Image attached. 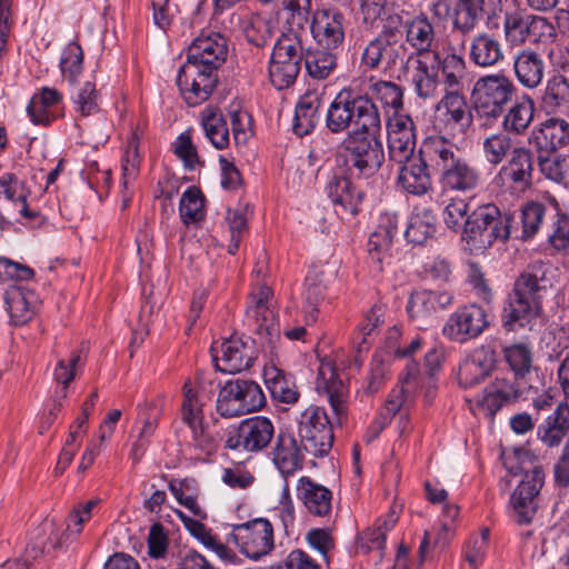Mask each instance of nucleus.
Here are the masks:
<instances>
[{
  "label": "nucleus",
  "mask_w": 569,
  "mask_h": 569,
  "mask_svg": "<svg viewBox=\"0 0 569 569\" xmlns=\"http://www.w3.org/2000/svg\"><path fill=\"white\" fill-rule=\"evenodd\" d=\"M227 54V39L220 32L203 30L191 42L177 76L180 93L189 106H199L211 96Z\"/></svg>",
  "instance_id": "nucleus-1"
},
{
  "label": "nucleus",
  "mask_w": 569,
  "mask_h": 569,
  "mask_svg": "<svg viewBox=\"0 0 569 569\" xmlns=\"http://www.w3.org/2000/svg\"><path fill=\"white\" fill-rule=\"evenodd\" d=\"M422 152L439 171L445 190L471 192L481 183V172L449 138L430 136L422 141Z\"/></svg>",
  "instance_id": "nucleus-2"
},
{
  "label": "nucleus",
  "mask_w": 569,
  "mask_h": 569,
  "mask_svg": "<svg viewBox=\"0 0 569 569\" xmlns=\"http://www.w3.org/2000/svg\"><path fill=\"white\" fill-rule=\"evenodd\" d=\"M512 216L501 212L493 203L476 208L468 214L461 240L471 253H483L496 241L506 242L511 236Z\"/></svg>",
  "instance_id": "nucleus-3"
},
{
  "label": "nucleus",
  "mask_w": 569,
  "mask_h": 569,
  "mask_svg": "<svg viewBox=\"0 0 569 569\" xmlns=\"http://www.w3.org/2000/svg\"><path fill=\"white\" fill-rule=\"evenodd\" d=\"M540 269L541 266H535V272L526 271L515 281L502 310V323L509 330L531 329L532 321L539 316L541 293L546 290L543 278L538 274Z\"/></svg>",
  "instance_id": "nucleus-4"
},
{
  "label": "nucleus",
  "mask_w": 569,
  "mask_h": 569,
  "mask_svg": "<svg viewBox=\"0 0 569 569\" xmlns=\"http://www.w3.org/2000/svg\"><path fill=\"white\" fill-rule=\"evenodd\" d=\"M381 118L372 128L349 130L341 142L346 164L352 176L373 177L385 162V150L380 139Z\"/></svg>",
  "instance_id": "nucleus-5"
},
{
  "label": "nucleus",
  "mask_w": 569,
  "mask_h": 569,
  "mask_svg": "<svg viewBox=\"0 0 569 569\" xmlns=\"http://www.w3.org/2000/svg\"><path fill=\"white\" fill-rule=\"evenodd\" d=\"M380 119L378 108L368 96L353 94L350 90L340 91L329 104L325 123L335 134L355 129H368Z\"/></svg>",
  "instance_id": "nucleus-6"
},
{
  "label": "nucleus",
  "mask_w": 569,
  "mask_h": 569,
  "mask_svg": "<svg viewBox=\"0 0 569 569\" xmlns=\"http://www.w3.org/2000/svg\"><path fill=\"white\" fill-rule=\"evenodd\" d=\"M502 33L510 49L545 43L557 37L555 26L547 17L529 12L526 8H513L503 12Z\"/></svg>",
  "instance_id": "nucleus-7"
},
{
  "label": "nucleus",
  "mask_w": 569,
  "mask_h": 569,
  "mask_svg": "<svg viewBox=\"0 0 569 569\" xmlns=\"http://www.w3.org/2000/svg\"><path fill=\"white\" fill-rule=\"evenodd\" d=\"M517 91L513 81L502 72L479 77L471 89V100L478 114L497 119L512 101Z\"/></svg>",
  "instance_id": "nucleus-8"
},
{
  "label": "nucleus",
  "mask_w": 569,
  "mask_h": 569,
  "mask_svg": "<svg viewBox=\"0 0 569 569\" xmlns=\"http://www.w3.org/2000/svg\"><path fill=\"white\" fill-rule=\"evenodd\" d=\"M302 59L301 36L295 30L282 33L273 46L269 61V78L272 86L278 90L291 87L300 72Z\"/></svg>",
  "instance_id": "nucleus-9"
},
{
  "label": "nucleus",
  "mask_w": 569,
  "mask_h": 569,
  "mask_svg": "<svg viewBox=\"0 0 569 569\" xmlns=\"http://www.w3.org/2000/svg\"><path fill=\"white\" fill-rule=\"evenodd\" d=\"M264 405V393L257 382L237 378L220 388L216 409L223 418H236L259 411Z\"/></svg>",
  "instance_id": "nucleus-10"
},
{
  "label": "nucleus",
  "mask_w": 569,
  "mask_h": 569,
  "mask_svg": "<svg viewBox=\"0 0 569 569\" xmlns=\"http://www.w3.org/2000/svg\"><path fill=\"white\" fill-rule=\"evenodd\" d=\"M276 428L270 418L253 416L231 425L226 431L224 448L247 453H259L274 438Z\"/></svg>",
  "instance_id": "nucleus-11"
},
{
  "label": "nucleus",
  "mask_w": 569,
  "mask_h": 569,
  "mask_svg": "<svg viewBox=\"0 0 569 569\" xmlns=\"http://www.w3.org/2000/svg\"><path fill=\"white\" fill-rule=\"evenodd\" d=\"M298 435L305 451L315 457L328 455L333 442V431L326 410L318 406L306 408L298 420Z\"/></svg>",
  "instance_id": "nucleus-12"
},
{
  "label": "nucleus",
  "mask_w": 569,
  "mask_h": 569,
  "mask_svg": "<svg viewBox=\"0 0 569 569\" xmlns=\"http://www.w3.org/2000/svg\"><path fill=\"white\" fill-rule=\"evenodd\" d=\"M228 542L234 543L239 551L249 559L258 560L274 548L273 527L266 518H256L233 525Z\"/></svg>",
  "instance_id": "nucleus-13"
},
{
  "label": "nucleus",
  "mask_w": 569,
  "mask_h": 569,
  "mask_svg": "<svg viewBox=\"0 0 569 569\" xmlns=\"http://www.w3.org/2000/svg\"><path fill=\"white\" fill-rule=\"evenodd\" d=\"M346 366V361L339 356H336L335 359L325 358L320 361L316 380L317 392L326 397L333 413L338 417L343 416L347 411L349 390L341 375Z\"/></svg>",
  "instance_id": "nucleus-14"
},
{
  "label": "nucleus",
  "mask_w": 569,
  "mask_h": 569,
  "mask_svg": "<svg viewBox=\"0 0 569 569\" xmlns=\"http://www.w3.org/2000/svg\"><path fill=\"white\" fill-rule=\"evenodd\" d=\"M247 320L262 345H272L280 337V327L272 307V290L261 284L250 297Z\"/></svg>",
  "instance_id": "nucleus-15"
},
{
  "label": "nucleus",
  "mask_w": 569,
  "mask_h": 569,
  "mask_svg": "<svg viewBox=\"0 0 569 569\" xmlns=\"http://www.w3.org/2000/svg\"><path fill=\"white\" fill-rule=\"evenodd\" d=\"M347 26L348 20L340 9L321 6L312 12L310 31L319 47L339 50L345 43Z\"/></svg>",
  "instance_id": "nucleus-16"
},
{
  "label": "nucleus",
  "mask_w": 569,
  "mask_h": 569,
  "mask_svg": "<svg viewBox=\"0 0 569 569\" xmlns=\"http://www.w3.org/2000/svg\"><path fill=\"white\" fill-rule=\"evenodd\" d=\"M463 90L445 91L436 106L440 112L439 134L446 138L465 134L471 127L473 116Z\"/></svg>",
  "instance_id": "nucleus-17"
},
{
  "label": "nucleus",
  "mask_w": 569,
  "mask_h": 569,
  "mask_svg": "<svg viewBox=\"0 0 569 569\" xmlns=\"http://www.w3.org/2000/svg\"><path fill=\"white\" fill-rule=\"evenodd\" d=\"M489 327L488 313L481 306L469 303L452 312L442 328V333L456 342L478 338Z\"/></svg>",
  "instance_id": "nucleus-18"
},
{
  "label": "nucleus",
  "mask_w": 569,
  "mask_h": 569,
  "mask_svg": "<svg viewBox=\"0 0 569 569\" xmlns=\"http://www.w3.org/2000/svg\"><path fill=\"white\" fill-rule=\"evenodd\" d=\"M521 383L517 379L496 378L471 402L470 408L475 415L492 421L503 406L516 401L521 396Z\"/></svg>",
  "instance_id": "nucleus-19"
},
{
  "label": "nucleus",
  "mask_w": 569,
  "mask_h": 569,
  "mask_svg": "<svg viewBox=\"0 0 569 569\" xmlns=\"http://www.w3.org/2000/svg\"><path fill=\"white\" fill-rule=\"evenodd\" d=\"M545 483V472L536 466L525 472L522 480L511 496L513 518L520 525L530 523L537 511V498Z\"/></svg>",
  "instance_id": "nucleus-20"
},
{
  "label": "nucleus",
  "mask_w": 569,
  "mask_h": 569,
  "mask_svg": "<svg viewBox=\"0 0 569 569\" xmlns=\"http://www.w3.org/2000/svg\"><path fill=\"white\" fill-rule=\"evenodd\" d=\"M511 70L518 84L536 90L545 81L547 63L543 56L531 47L518 49L511 57Z\"/></svg>",
  "instance_id": "nucleus-21"
},
{
  "label": "nucleus",
  "mask_w": 569,
  "mask_h": 569,
  "mask_svg": "<svg viewBox=\"0 0 569 569\" xmlns=\"http://www.w3.org/2000/svg\"><path fill=\"white\" fill-rule=\"evenodd\" d=\"M405 76L411 82L416 94L421 99H432L438 96L441 80L438 69L429 63L426 57L409 53L406 59Z\"/></svg>",
  "instance_id": "nucleus-22"
},
{
  "label": "nucleus",
  "mask_w": 569,
  "mask_h": 569,
  "mask_svg": "<svg viewBox=\"0 0 569 569\" xmlns=\"http://www.w3.org/2000/svg\"><path fill=\"white\" fill-rule=\"evenodd\" d=\"M533 164V152L525 146H519L501 166L498 177L517 189L526 190L532 186Z\"/></svg>",
  "instance_id": "nucleus-23"
},
{
  "label": "nucleus",
  "mask_w": 569,
  "mask_h": 569,
  "mask_svg": "<svg viewBox=\"0 0 569 569\" xmlns=\"http://www.w3.org/2000/svg\"><path fill=\"white\" fill-rule=\"evenodd\" d=\"M496 366V352L488 346H480L459 365L458 382L462 388H472L483 381Z\"/></svg>",
  "instance_id": "nucleus-24"
},
{
  "label": "nucleus",
  "mask_w": 569,
  "mask_h": 569,
  "mask_svg": "<svg viewBox=\"0 0 569 569\" xmlns=\"http://www.w3.org/2000/svg\"><path fill=\"white\" fill-rule=\"evenodd\" d=\"M326 193L331 200L337 214L356 216L363 200V192L358 190L346 176L332 174L326 186Z\"/></svg>",
  "instance_id": "nucleus-25"
},
{
  "label": "nucleus",
  "mask_w": 569,
  "mask_h": 569,
  "mask_svg": "<svg viewBox=\"0 0 569 569\" xmlns=\"http://www.w3.org/2000/svg\"><path fill=\"white\" fill-rule=\"evenodd\" d=\"M254 358V349L249 340L230 337L221 343L220 356H214V361L218 370L236 373L249 369Z\"/></svg>",
  "instance_id": "nucleus-26"
},
{
  "label": "nucleus",
  "mask_w": 569,
  "mask_h": 569,
  "mask_svg": "<svg viewBox=\"0 0 569 569\" xmlns=\"http://www.w3.org/2000/svg\"><path fill=\"white\" fill-rule=\"evenodd\" d=\"M406 43L412 49L411 53L425 54L435 50L437 32L433 22L426 12L408 18L402 23Z\"/></svg>",
  "instance_id": "nucleus-27"
},
{
  "label": "nucleus",
  "mask_w": 569,
  "mask_h": 569,
  "mask_svg": "<svg viewBox=\"0 0 569 569\" xmlns=\"http://www.w3.org/2000/svg\"><path fill=\"white\" fill-rule=\"evenodd\" d=\"M297 499L306 511L319 518H328L332 511V491L307 476L297 481Z\"/></svg>",
  "instance_id": "nucleus-28"
},
{
  "label": "nucleus",
  "mask_w": 569,
  "mask_h": 569,
  "mask_svg": "<svg viewBox=\"0 0 569 569\" xmlns=\"http://www.w3.org/2000/svg\"><path fill=\"white\" fill-rule=\"evenodd\" d=\"M399 164L398 183L405 191L422 196L431 189V178L428 171L430 160L423 154L422 146L415 158Z\"/></svg>",
  "instance_id": "nucleus-29"
},
{
  "label": "nucleus",
  "mask_w": 569,
  "mask_h": 569,
  "mask_svg": "<svg viewBox=\"0 0 569 569\" xmlns=\"http://www.w3.org/2000/svg\"><path fill=\"white\" fill-rule=\"evenodd\" d=\"M62 93L50 87H42L31 98L27 113L34 124L49 126L62 117Z\"/></svg>",
  "instance_id": "nucleus-30"
},
{
  "label": "nucleus",
  "mask_w": 569,
  "mask_h": 569,
  "mask_svg": "<svg viewBox=\"0 0 569 569\" xmlns=\"http://www.w3.org/2000/svg\"><path fill=\"white\" fill-rule=\"evenodd\" d=\"M432 57L445 91L463 90L468 82V68L463 56L451 50L442 56L439 51H433Z\"/></svg>",
  "instance_id": "nucleus-31"
},
{
  "label": "nucleus",
  "mask_w": 569,
  "mask_h": 569,
  "mask_svg": "<svg viewBox=\"0 0 569 569\" xmlns=\"http://www.w3.org/2000/svg\"><path fill=\"white\" fill-rule=\"evenodd\" d=\"M469 60L481 69L495 68L505 60L503 46L495 34L478 32L470 40Z\"/></svg>",
  "instance_id": "nucleus-32"
},
{
  "label": "nucleus",
  "mask_w": 569,
  "mask_h": 569,
  "mask_svg": "<svg viewBox=\"0 0 569 569\" xmlns=\"http://www.w3.org/2000/svg\"><path fill=\"white\" fill-rule=\"evenodd\" d=\"M4 302L10 316V323L23 326L34 317L39 297L34 290L26 286L11 287L6 291Z\"/></svg>",
  "instance_id": "nucleus-33"
},
{
  "label": "nucleus",
  "mask_w": 569,
  "mask_h": 569,
  "mask_svg": "<svg viewBox=\"0 0 569 569\" xmlns=\"http://www.w3.org/2000/svg\"><path fill=\"white\" fill-rule=\"evenodd\" d=\"M271 455L272 462L284 478L302 468L303 455L291 432L280 431L277 435Z\"/></svg>",
  "instance_id": "nucleus-34"
},
{
  "label": "nucleus",
  "mask_w": 569,
  "mask_h": 569,
  "mask_svg": "<svg viewBox=\"0 0 569 569\" xmlns=\"http://www.w3.org/2000/svg\"><path fill=\"white\" fill-rule=\"evenodd\" d=\"M531 140L540 151H556L569 144V122L559 117L546 119L532 131Z\"/></svg>",
  "instance_id": "nucleus-35"
},
{
  "label": "nucleus",
  "mask_w": 569,
  "mask_h": 569,
  "mask_svg": "<svg viewBox=\"0 0 569 569\" xmlns=\"http://www.w3.org/2000/svg\"><path fill=\"white\" fill-rule=\"evenodd\" d=\"M398 234V216L395 212H385L379 218L377 229L370 234L368 253L372 261L381 264Z\"/></svg>",
  "instance_id": "nucleus-36"
},
{
  "label": "nucleus",
  "mask_w": 569,
  "mask_h": 569,
  "mask_svg": "<svg viewBox=\"0 0 569 569\" xmlns=\"http://www.w3.org/2000/svg\"><path fill=\"white\" fill-rule=\"evenodd\" d=\"M322 101V92L316 89L307 90L299 98L292 123V130L297 136L303 137L315 130L319 121V110Z\"/></svg>",
  "instance_id": "nucleus-37"
},
{
  "label": "nucleus",
  "mask_w": 569,
  "mask_h": 569,
  "mask_svg": "<svg viewBox=\"0 0 569 569\" xmlns=\"http://www.w3.org/2000/svg\"><path fill=\"white\" fill-rule=\"evenodd\" d=\"M540 107L547 114L569 112V78L562 73L551 74L541 92Z\"/></svg>",
  "instance_id": "nucleus-38"
},
{
  "label": "nucleus",
  "mask_w": 569,
  "mask_h": 569,
  "mask_svg": "<svg viewBox=\"0 0 569 569\" xmlns=\"http://www.w3.org/2000/svg\"><path fill=\"white\" fill-rule=\"evenodd\" d=\"M138 408V422L141 423V427L138 432V440L132 445L134 459H139L143 455L162 417V403L158 399L147 400Z\"/></svg>",
  "instance_id": "nucleus-39"
},
{
  "label": "nucleus",
  "mask_w": 569,
  "mask_h": 569,
  "mask_svg": "<svg viewBox=\"0 0 569 569\" xmlns=\"http://www.w3.org/2000/svg\"><path fill=\"white\" fill-rule=\"evenodd\" d=\"M569 433V405L559 402L553 412L538 427L539 440L547 447H558Z\"/></svg>",
  "instance_id": "nucleus-40"
},
{
  "label": "nucleus",
  "mask_w": 569,
  "mask_h": 569,
  "mask_svg": "<svg viewBox=\"0 0 569 569\" xmlns=\"http://www.w3.org/2000/svg\"><path fill=\"white\" fill-rule=\"evenodd\" d=\"M199 123L204 137L217 150H223L229 146V128L219 108L207 106L199 114Z\"/></svg>",
  "instance_id": "nucleus-41"
},
{
  "label": "nucleus",
  "mask_w": 569,
  "mask_h": 569,
  "mask_svg": "<svg viewBox=\"0 0 569 569\" xmlns=\"http://www.w3.org/2000/svg\"><path fill=\"white\" fill-rule=\"evenodd\" d=\"M536 104L532 97L522 94L508 110L502 113V129L512 136H522L529 129L535 117Z\"/></svg>",
  "instance_id": "nucleus-42"
},
{
  "label": "nucleus",
  "mask_w": 569,
  "mask_h": 569,
  "mask_svg": "<svg viewBox=\"0 0 569 569\" xmlns=\"http://www.w3.org/2000/svg\"><path fill=\"white\" fill-rule=\"evenodd\" d=\"M437 230V218L432 210L415 207L405 230V238L412 244H425Z\"/></svg>",
  "instance_id": "nucleus-43"
},
{
  "label": "nucleus",
  "mask_w": 569,
  "mask_h": 569,
  "mask_svg": "<svg viewBox=\"0 0 569 569\" xmlns=\"http://www.w3.org/2000/svg\"><path fill=\"white\" fill-rule=\"evenodd\" d=\"M66 541L63 532L59 533L57 523L51 519H44L32 532L27 547V557L37 559L39 556L54 550Z\"/></svg>",
  "instance_id": "nucleus-44"
},
{
  "label": "nucleus",
  "mask_w": 569,
  "mask_h": 569,
  "mask_svg": "<svg viewBox=\"0 0 569 569\" xmlns=\"http://www.w3.org/2000/svg\"><path fill=\"white\" fill-rule=\"evenodd\" d=\"M190 431V438L184 440L186 450L194 452V457L203 459L214 455L220 439L203 425V420L184 422Z\"/></svg>",
  "instance_id": "nucleus-45"
},
{
  "label": "nucleus",
  "mask_w": 569,
  "mask_h": 569,
  "mask_svg": "<svg viewBox=\"0 0 569 569\" xmlns=\"http://www.w3.org/2000/svg\"><path fill=\"white\" fill-rule=\"evenodd\" d=\"M385 308L380 303H375L367 312L365 320L358 327V331L353 337V349L357 352L355 357L356 367L361 366L360 355L367 352L371 345V337L376 333L379 326L383 322Z\"/></svg>",
  "instance_id": "nucleus-46"
},
{
  "label": "nucleus",
  "mask_w": 569,
  "mask_h": 569,
  "mask_svg": "<svg viewBox=\"0 0 569 569\" xmlns=\"http://www.w3.org/2000/svg\"><path fill=\"white\" fill-rule=\"evenodd\" d=\"M481 146L486 161L493 167L506 161L518 147L512 134L505 129L485 137Z\"/></svg>",
  "instance_id": "nucleus-47"
},
{
  "label": "nucleus",
  "mask_w": 569,
  "mask_h": 569,
  "mask_svg": "<svg viewBox=\"0 0 569 569\" xmlns=\"http://www.w3.org/2000/svg\"><path fill=\"white\" fill-rule=\"evenodd\" d=\"M82 366L81 351L78 349L72 350L67 357L57 360L52 372L53 381L57 385L56 397H67L69 385L74 380Z\"/></svg>",
  "instance_id": "nucleus-48"
},
{
  "label": "nucleus",
  "mask_w": 569,
  "mask_h": 569,
  "mask_svg": "<svg viewBox=\"0 0 569 569\" xmlns=\"http://www.w3.org/2000/svg\"><path fill=\"white\" fill-rule=\"evenodd\" d=\"M327 295L325 273L320 270H311L305 280V321L311 325L317 320L318 306Z\"/></svg>",
  "instance_id": "nucleus-49"
},
{
  "label": "nucleus",
  "mask_w": 569,
  "mask_h": 569,
  "mask_svg": "<svg viewBox=\"0 0 569 569\" xmlns=\"http://www.w3.org/2000/svg\"><path fill=\"white\" fill-rule=\"evenodd\" d=\"M100 503L101 500L94 498L74 505L66 519V528L63 531L64 540L72 541L81 535L84 525L98 513Z\"/></svg>",
  "instance_id": "nucleus-50"
},
{
  "label": "nucleus",
  "mask_w": 569,
  "mask_h": 569,
  "mask_svg": "<svg viewBox=\"0 0 569 569\" xmlns=\"http://www.w3.org/2000/svg\"><path fill=\"white\" fill-rule=\"evenodd\" d=\"M305 58V66L308 74L317 80L329 78L337 68V50L318 48L308 50Z\"/></svg>",
  "instance_id": "nucleus-51"
},
{
  "label": "nucleus",
  "mask_w": 569,
  "mask_h": 569,
  "mask_svg": "<svg viewBox=\"0 0 569 569\" xmlns=\"http://www.w3.org/2000/svg\"><path fill=\"white\" fill-rule=\"evenodd\" d=\"M537 160L545 178L557 183L569 184V154L540 151Z\"/></svg>",
  "instance_id": "nucleus-52"
},
{
  "label": "nucleus",
  "mask_w": 569,
  "mask_h": 569,
  "mask_svg": "<svg viewBox=\"0 0 569 569\" xmlns=\"http://www.w3.org/2000/svg\"><path fill=\"white\" fill-rule=\"evenodd\" d=\"M199 379H187L182 387L183 401L181 405V418L183 422L203 420V396Z\"/></svg>",
  "instance_id": "nucleus-53"
},
{
  "label": "nucleus",
  "mask_w": 569,
  "mask_h": 569,
  "mask_svg": "<svg viewBox=\"0 0 569 569\" xmlns=\"http://www.w3.org/2000/svg\"><path fill=\"white\" fill-rule=\"evenodd\" d=\"M264 382L274 400L287 405L298 401L299 392L296 385L287 378L283 371L277 368L266 370Z\"/></svg>",
  "instance_id": "nucleus-54"
},
{
  "label": "nucleus",
  "mask_w": 569,
  "mask_h": 569,
  "mask_svg": "<svg viewBox=\"0 0 569 569\" xmlns=\"http://www.w3.org/2000/svg\"><path fill=\"white\" fill-rule=\"evenodd\" d=\"M481 9L473 0H457L452 8V29L461 34L471 33L478 26Z\"/></svg>",
  "instance_id": "nucleus-55"
},
{
  "label": "nucleus",
  "mask_w": 569,
  "mask_h": 569,
  "mask_svg": "<svg viewBox=\"0 0 569 569\" xmlns=\"http://www.w3.org/2000/svg\"><path fill=\"white\" fill-rule=\"evenodd\" d=\"M59 68L61 77L70 86H74L83 70V50L76 42H69L62 50Z\"/></svg>",
  "instance_id": "nucleus-56"
},
{
  "label": "nucleus",
  "mask_w": 569,
  "mask_h": 569,
  "mask_svg": "<svg viewBox=\"0 0 569 569\" xmlns=\"http://www.w3.org/2000/svg\"><path fill=\"white\" fill-rule=\"evenodd\" d=\"M204 198L197 187H189L181 196L179 213L184 224L196 223L204 217Z\"/></svg>",
  "instance_id": "nucleus-57"
},
{
  "label": "nucleus",
  "mask_w": 569,
  "mask_h": 569,
  "mask_svg": "<svg viewBox=\"0 0 569 569\" xmlns=\"http://www.w3.org/2000/svg\"><path fill=\"white\" fill-rule=\"evenodd\" d=\"M503 356L510 369L515 372L512 379L522 378L529 372L532 361V351L529 345L517 342L503 348Z\"/></svg>",
  "instance_id": "nucleus-58"
},
{
  "label": "nucleus",
  "mask_w": 569,
  "mask_h": 569,
  "mask_svg": "<svg viewBox=\"0 0 569 569\" xmlns=\"http://www.w3.org/2000/svg\"><path fill=\"white\" fill-rule=\"evenodd\" d=\"M99 92L96 83L86 81L71 97L74 111L81 117H89L99 111Z\"/></svg>",
  "instance_id": "nucleus-59"
},
{
  "label": "nucleus",
  "mask_w": 569,
  "mask_h": 569,
  "mask_svg": "<svg viewBox=\"0 0 569 569\" xmlns=\"http://www.w3.org/2000/svg\"><path fill=\"white\" fill-rule=\"evenodd\" d=\"M193 480H172L169 482V489L178 502L184 506L190 512L199 518H206L204 510L199 506L194 495Z\"/></svg>",
  "instance_id": "nucleus-60"
},
{
  "label": "nucleus",
  "mask_w": 569,
  "mask_h": 569,
  "mask_svg": "<svg viewBox=\"0 0 569 569\" xmlns=\"http://www.w3.org/2000/svg\"><path fill=\"white\" fill-rule=\"evenodd\" d=\"M370 88L373 98L385 107L391 108L393 112H398L402 108L403 91L397 83L379 80L372 83Z\"/></svg>",
  "instance_id": "nucleus-61"
},
{
  "label": "nucleus",
  "mask_w": 569,
  "mask_h": 569,
  "mask_svg": "<svg viewBox=\"0 0 569 569\" xmlns=\"http://www.w3.org/2000/svg\"><path fill=\"white\" fill-rule=\"evenodd\" d=\"M31 191L26 181L14 173L6 172L0 177V198L13 203H24Z\"/></svg>",
  "instance_id": "nucleus-62"
},
{
  "label": "nucleus",
  "mask_w": 569,
  "mask_h": 569,
  "mask_svg": "<svg viewBox=\"0 0 569 569\" xmlns=\"http://www.w3.org/2000/svg\"><path fill=\"white\" fill-rule=\"evenodd\" d=\"M490 531L482 528L480 535L471 536L465 545L463 558L473 568L477 569L485 560L489 545Z\"/></svg>",
  "instance_id": "nucleus-63"
},
{
  "label": "nucleus",
  "mask_w": 569,
  "mask_h": 569,
  "mask_svg": "<svg viewBox=\"0 0 569 569\" xmlns=\"http://www.w3.org/2000/svg\"><path fill=\"white\" fill-rule=\"evenodd\" d=\"M416 149V136L407 134V136H397L396 133L388 137V152L389 160L396 163H400L403 161H408L411 158H415Z\"/></svg>",
  "instance_id": "nucleus-64"
}]
</instances>
